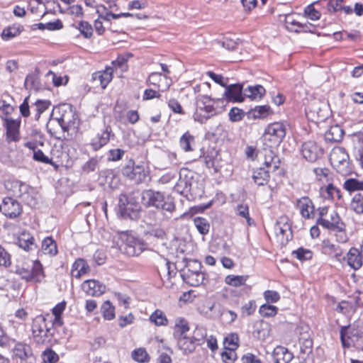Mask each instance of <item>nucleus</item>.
<instances>
[{
    "label": "nucleus",
    "instance_id": "nucleus-58",
    "mask_svg": "<svg viewBox=\"0 0 363 363\" xmlns=\"http://www.w3.org/2000/svg\"><path fill=\"white\" fill-rule=\"evenodd\" d=\"M276 233L278 236L281 235L283 238L286 237V240H289V236H291V233L290 230V226L286 223L283 225H281L279 223H277L275 227Z\"/></svg>",
    "mask_w": 363,
    "mask_h": 363
},
{
    "label": "nucleus",
    "instance_id": "nucleus-41",
    "mask_svg": "<svg viewBox=\"0 0 363 363\" xmlns=\"http://www.w3.org/2000/svg\"><path fill=\"white\" fill-rule=\"evenodd\" d=\"M343 188L348 192L363 191V180L360 181L354 178L347 179L343 184Z\"/></svg>",
    "mask_w": 363,
    "mask_h": 363
},
{
    "label": "nucleus",
    "instance_id": "nucleus-11",
    "mask_svg": "<svg viewBox=\"0 0 363 363\" xmlns=\"http://www.w3.org/2000/svg\"><path fill=\"white\" fill-rule=\"evenodd\" d=\"M201 330L200 329H196L192 337L186 335L176 339L178 347L184 353L192 352L195 350L196 345H200L201 341L203 339V334H201V337L196 336V333Z\"/></svg>",
    "mask_w": 363,
    "mask_h": 363
},
{
    "label": "nucleus",
    "instance_id": "nucleus-40",
    "mask_svg": "<svg viewBox=\"0 0 363 363\" xmlns=\"http://www.w3.org/2000/svg\"><path fill=\"white\" fill-rule=\"evenodd\" d=\"M298 16L294 14H288L285 16V26L290 31L298 33L300 31V23L297 18Z\"/></svg>",
    "mask_w": 363,
    "mask_h": 363
},
{
    "label": "nucleus",
    "instance_id": "nucleus-49",
    "mask_svg": "<svg viewBox=\"0 0 363 363\" xmlns=\"http://www.w3.org/2000/svg\"><path fill=\"white\" fill-rule=\"evenodd\" d=\"M101 313L106 320H111L115 317V308L109 301H105L101 308Z\"/></svg>",
    "mask_w": 363,
    "mask_h": 363
},
{
    "label": "nucleus",
    "instance_id": "nucleus-38",
    "mask_svg": "<svg viewBox=\"0 0 363 363\" xmlns=\"http://www.w3.org/2000/svg\"><path fill=\"white\" fill-rule=\"evenodd\" d=\"M183 262L185 264L184 269L181 270V274L186 273L187 272H191L192 274L199 273V272H203L201 270V264L199 261L184 258Z\"/></svg>",
    "mask_w": 363,
    "mask_h": 363
},
{
    "label": "nucleus",
    "instance_id": "nucleus-54",
    "mask_svg": "<svg viewBox=\"0 0 363 363\" xmlns=\"http://www.w3.org/2000/svg\"><path fill=\"white\" fill-rule=\"evenodd\" d=\"M278 308L275 306L263 304L259 308V313L264 317H274L277 313Z\"/></svg>",
    "mask_w": 363,
    "mask_h": 363
},
{
    "label": "nucleus",
    "instance_id": "nucleus-62",
    "mask_svg": "<svg viewBox=\"0 0 363 363\" xmlns=\"http://www.w3.org/2000/svg\"><path fill=\"white\" fill-rule=\"evenodd\" d=\"M11 256L5 250V249L0 245V267H8L11 265Z\"/></svg>",
    "mask_w": 363,
    "mask_h": 363
},
{
    "label": "nucleus",
    "instance_id": "nucleus-1",
    "mask_svg": "<svg viewBox=\"0 0 363 363\" xmlns=\"http://www.w3.org/2000/svg\"><path fill=\"white\" fill-rule=\"evenodd\" d=\"M223 105L221 99H212L207 95H199L196 98V109L194 114L195 121L204 123L208 118L216 115L218 108Z\"/></svg>",
    "mask_w": 363,
    "mask_h": 363
},
{
    "label": "nucleus",
    "instance_id": "nucleus-30",
    "mask_svg": "<svg viewBox=\"0 0 363 363\" xmlns=\"http://www.w3.org/2000/svg\"><path fill=\"white\" fill-rule=\"evenodd\" d=\"M112 68H107L103 72H99L92 74V79L96 84H99L102 89H105L112 79Z\"/></svg>",
    "mask_w": 363,
    "mask_h": 363
},
{
    "label": "nucleus",
    "instance_id": "nucleus-2",
    "mask_svg": "<svg viewBox=\"0 0 363 363\" xmlns=\"http://www.w3.org/2000/svg\"><path fill=\"white\" fill-rule=\"evenodd\" d=\"M142 199L147 206H153L157 209H162L168 212H172L175 209V204L170 197L165 198L159 192L151 189L143 192Z\"/></svg>",
    "mask_w": 363,
    "mask_h": 363
},
{
    "label": "nucleus",
    "instance_id": "nucleus-21",
    "mask_svg": "<svg viewBox=\"0 0 363 363\" xmlns=\"http://www.w3.org/2000/svg\"><path fill=\"white\" fill-rule=\"evenodd\" d=\"M113 6H116V5H111V4H108V6L105 5L98 6L96 12L99 14V18L105 21L106 23H108L111 18L117 19L121 17L132 16V14L130 13H121L118 14L113 13L112 12Z\"/></svg>",
    "mask_w": 363,
    "mask_h": 363
},
{
    "label": "nucleus",
    "instance_id": "nucleus-15",
    "mask_svg": "<svg viewBox=\"0 0 363 363\" xmlns=\"http://www.w3.org/2000/svg\"><path fill=\"white\" fill-rule=\"evenodd\" d=\"M317 224L328 230H335L345 226L340 216L335 211L330 212L326 218H318L317 219Z\"/></svg>",
    "mask_w": 363,
    "mask_h": 363
},
{
    "label": "nucleus",
    "instance_id": "nucleus-13",
    "mask_svg": "<svg viewBox=\"0 0 363 363\" xmlns=\"http://www.w3.org/2000/svg\"><path fill=\"white\" fill-rule=\"evenodd\" d=\"M2 212L9 218H15L22 213L21 204L11 197H6L2 201Z\"/></svg>",
    "mask_w": 363,
    "mask_h": 363
},
{
    "label": "nucleus",
    "instance_id": "nucleus-6",
    "mask_svg": "<svg viewBox=\"0 0 363 363\" xmlns=\"http://www.w3.org/2000/svg\"><path fill=\"white\" fill-rule=\"evenodd\" d=\"M123 243L120 245V250L128 256H138L146 248V244L130 235H123L121 237Z\"/></svg>",
    "mask_w": 363,
    "mask_h": 363
},
{
    "label": "nucleus",
    "instance_id": "nucleus-14",
    "mask_svg": "<svg viewBox=\"0 0 363 363\" xmlns=\"http://www.w3.org/2000/svg\"><path fill=\"white\" fill-rule=\"evenodd\" d=\"M123 174L127 178L135 181L137 183L144 182L147 177V172L143 165L129 166L123 167Z\"/></svg>",
    "mask_w": 363,
    "mask_h": 363
},
{
    "label": "nucleus",
    "instance_id": "nucleus-60",
    "mask_svg": "<svg viewBox=\"0 0 363 363\" xmlns=\"http://www.w3.org/2000/svg\"><path fill=\"white\" fill-rule=\"evenodd\" d=\"M125 152V150L120 148L111 149L108 151V160L112 162L119 161L123 158Z\"/></svg>",
    "mask_w": 363,
    "mask_h": 363
},
{
    "label": "nucleus",
    "instance_id": "nucleus-48",
    "mask_svg": "<svg viewBox=\"0 0 363 363\" xmlns=\"http://www.w3.org/2000/svg\"><path fill=\"white\" fill-rule=\"evenodd\" d=\"M13 350L17 357L21 359H24L28 356L30 348L25 343L17 342L14 346Z\"/></svg>",
    "mask_w": 363,
    "mask_h": 363
},
{
    "label": "nucleus",
    "instance_id": "nucleus-7",
    "mask_svg": "<svg viewBox=\"0 0 363 363\" xmlns=\"http://www.w3.org/2000/svg\"><path fill=\"white\" fill-rule=\"evenodd\" d=\"M16 273L26 281L39 282L44 277L43 266L37 260L32 262L31 266L17 267Z\"/></svg>",
    "mask_w": 363,
    "mask_h": 363
},
{
    "label": "nucleus",
    "instance_id": "nucleus-22",
    "mask_svg": "<svg viewBox=\"0 0 363 363\" xmlns=\"http://www.w3.org/2000/svg\"><path fill=\"white\" fill-rule=\"evenodd\" d=\"M60 126L64 131L68 130L69 128H77L78 125V116L75 112L71 108L65 111L59 120Z\"/></svg>",
    "mask_w": 363,
    "mask_h": 363
},
{
    "label": "nucleus",
    "instance_id": "nucleus-33",
    "mask_svg": "<svg viewBox=\"0 0 363 363\" xmlns=\"http://www.w3.org/2000/svg\"><path fill=\"white\" fill-rule=\"evenodd\" d=\"M164 79L165 82V86L162 91L167 90L171 86L172 81L170 79H169L166 75H162L161 73L159 72H152L151 73L147 79V83L149 84L154 85L155 86H157L159 89H160V84L159 82Z\"/></svg>",
    "mask_w": 363,
    "mask_h": 363
},
{
    "label": "nucleus",
    "instance_id": "nucleus-23",
    "mask_svg": "<svg viewBox=\"0 0 363 363\" xmlns=\"http://www.w3.org/2000/svg\"><path fill=\"white\" fill-rule=\"evenodd\" d=\"M322 248L324 253L333 256L340 262L345 259V257L343 256V250L339 245L332 243L329 240L323 241Z\"/></svg>",
    "mask_w": 363,
    "mask_h": 363
},
{
    "label": "nucleus",
    "instance_id": "nucleus-51",
    "mask_svg": "<svg viewBox=\"0 0 363 363\" xmlns=\"http://www.w3.org/2000/svg\"><path fill=\"white\" fill-rule=\"evenodd\" d=\"M36 192L33 187H30V191H28L26 194L23 195L21 200L28 206L35 207L37 204Z\"/></svg>",
    "mask_w": 363,
    "mask_h": 363
},
{
    "label": "nucleus",
    "instance_id": "nucleus-26",
    "mask_svg": "<svg viewBox=\"0 0 363 363\" xmlns=\"http://www.w3.org/2000/svg\"><path fill=\"white\" fill-rule=\"evenodd\" d=\"M181 276L186 283L193 286L204 284L206 280V274L203 272H199L196 274L187 272L182 274Z\"/></svg>",
    "mask_w": 363,
    "mask_h": 363
},
{
    "label": "nucleus",
    "instance_id": "nucleus-35",
    "mask_svg": "<svg viewBox=\"0 0 363 363\" xmlns=\"http://www.w3.org/2000/svg\"><path fill=\"white\" fill-rule=\"evenodd\" d=\"M272 172L267 169L260 167L253 172L252 179L257 185L262 186L267 183L269 178V173Z\"/></svg>",
    "mask_w": 363,
    "mask_h": 363
},
{
    "label": "nucleus",
    "instance_id": "nucleus-10",
    "mask_svg": "<svg viewBox=\"0 0 363 363\" xmlns=\"http://www.w3.org/2000/svg\"><path fill=\"white\" fill-rule=\"evenodd\" d=\"M4 126L6 128V140L7 143H10L20 140L21 118H5Z\"/></svg>",
    "mask_w": 363,
    "mask_h": 363
},
{
    "label": "nucleus",
    "instance_id": "nucleus-44",
    "mask_svg": "<svg viewBox=\"0 0 363 363\" xmlns=\"http://www.w3.org/2000/svg\"><path fill=\"white\" fill-rule=\"evenodd\" d=\"M224 347L225 350H236L239 347V337L236 333H230L228 335L223 341Z\"/></svg>",
    "mask_w": 363,
    "mask_h": 363
},
{
    "label": "nucleus",
    "instance_id": "nucleus-34",
    "mask_svg": "<svg viewBox=\"0 0 363 363\" xmlns=\"http://www.w3.org/2000/svg\"><path fill=\"white\" fill-rule=\"evenodd\" d=\"M89 270V267L84 259H79L72 265V274L77 279H79L86 274Z\"/></svg>",
    "mask_w": 363,
    "mask_h": 363
},
{
    "label": "nucleus",
    "instance_id": "nucleus-32",
    "mask_svg": "<svg viewBox=\"0 0 363 363\" xmlns=\"http://www.w3.org/2000/svg\"><path fill=\"white\" fill-rule=\"evenodd\" d=\"M189 331V323L187 320L183 318H179L175 320L173 335L174 339L188 335Z\"/></svg>",
    "mask_w": 363,
    "mask_h": 363
},
{
    "label": "nucleus",
    "instance_id": "nucleus-20",
    "mask_svg": "<svg viewBox=\"0 0 363 363\" xmlns=\"http://www.w3.org/2000/svg\"><path fill=\"white\" fill-rule=\"evenodd\" d=\"M111 135L113 136L111 128L109 126L106 127L104 130L98 133L97 135L92 138L90 143L92 149L94 151L101 149L108 143Z\"/></svg>",
    "mask_w": 363,
    "mask_h": 363
},
{
    "label": "nucleus",
    "instance_id": "nucleus-42",
    "mask_svg": "<svg viewBox=\"0 0 363 363\" xmlns=\"http://www.w3.org/2000/svg\"><path fill=\"white\" fill-rule=\"evenodd\" d=\"M248 279V276L245 275H228L225 279V282L228 285L238 287L245 284Z\"/></svg>",
    "mask_w": 363,
    "mask_h": 363
},
{
    "label": "nucleus",
    "instance_id": "nucleus-47",
    "mask_svg": "<svg viewBox=\"0 0 363 363\" xmlns=\"http://www.w3.org/2000/svg\"><path fill=\"white\" fill-rule=\"evenodd\" d=\"M194 223L198 231L202 235H206L209 232L210 224L208 221L202 217H196Z\"/></svg>",
    "mask_w": 363,
    "mask_h": 363
},
{
    "label": "nucleus",
    "instance_id": "nucleus-31",
    "mask_svg": "<svg viewBox=\"0 0 363 363\" xmlns=\"http://www.w3.org/2000/svg\"><path fill=\"white\" fill-rule=\"evenodd\" d=\"M344 130L342 128L338 125H335L325 133V139L328 142L338 143L342 140Z\"/></svg>",
    "mask_w": 363,
    "mask_h": 363
},
{
    "label": "nucleus",
    "instance_id": "nucleus-24",
    "mask_svg": "<svg viewBox=\"0 0 363 363\" xmlns=\"http://www.w3.org/2000/svg\"><path fill=\"white\" fill-rule=\"evenodd\" d=\"M272 357L274 363H289L294 357L286 347L280 345L274 349Z\"/></svg>",
    "mask_w": 363,
    "mask_h": 363
},
{
    "label": "nucleus",
    "instance_id": "nucleus-39",
    "mask_svg": "<svg viewBox=\"0 0 363 363\" xmlns=\"http://www.w3.org/2000/svg\"><path fill=\"white\" fill-rule=\"evenodd\" d=\"M18 243L20 247L26 251H29L35 246L34 238L29 233H23L18 238Z\"/></svg>",
    "mask_w": 363,
    "mask_h": 363
},
{
    "label": "nucleus",
    "instance_id": "nucleus-63",
    "mask_svg": "<svg viewBox=\"0 0 363 363\" xmlns=\"http://www.w3.org/2000/svg\"><path fill=\"white\" fill-rule=\"evenodd\" d=\"M78 29L85 38H89L92 35V27L86 21H81L79 24Z\"/></svg>",
    "mask_w": 363,
    "mask_h": 363
},
{
    "label": "nucleus",
    "instance_id": "nucleus-3",
    "mask_svg": "<svg viewBox=\"0 0 363 363\" xmlns=\"http://www.w3.org/2000/svg\"><path fill=\"white\" fill-rule=\"evenodd\" d=\"M118 208L121 216L125 218L135 220L139 217L141 206L133 194H121L118 200Z\"/></svg>",
    "mask_w": 363,
    "mask_h": 363
},
{
    "label": "nucleus",
    "instance_id": "nucleus-4",
    "mask_svg": "<svg viewBox=\"0 0 363 363\" xmlns=\"http://www.w3.org/2000/svg\"><path fill=\"white\" fill-rule=\"evenodd\" d=\"M286 135V125L281 122L268 125L265 129L263 140L264 146L277 147Z\"/></svg>",
    "mask_w": 363,
    "mask_h": 363
},
{
    "label": "nucleus",
    "instance_id": "nucleus-37",
    "mask_svg": "<svg viewBox=\"0 0 363 363\" xmlns=\"http://www.w3.org/2000/svg\"><path fill=\"white\" fill-rule=\"evenodd\" d=\"M41 250L45 255L52 257L56 255L57 247L55 240L50 237L45 238L42 242Z\"/></svg>",
    "mask_w": 363,
    "mask_h": 363
},
{
    "label": "nucleus",
    "instance_id": "nucleus-46",
    "mask_svg": "<svg viewBox=\"0 0 363 363\" xmlns=\"http://www.w3.org/2000/svg\"><path fill=\"white\" fill-rule=\"evenodd\" d=\"M350 208L357 214L363 213V196L361 194H356L350 203Z\"/></svg>",
    "mask_w": 363,
    "mask_h": 363
},
{
    "label": "nucleus",
    "instance_id": "nucleus-9",
    "mask_svg": "<svg viewBox=\"0 0 363 363\" xmlns=\"http://www.w3.org/2000/svg\"><path fill=\"white\" fill-rule=\"evenodd\" d=\"M275 147H270L264 146L263 148L259 151L260 157H262L263 164L265 168L274 172L279 168L280 160L278 156L275 155L274 149Z\"/></svg>",
    "mask_w": 363,
    "mask_h": 363
},
{
    "label": "nucleus",
    "instance_id": "nucleus-16",
    "mask_svg": "<svg viewBox=\"0 0 363 363\" xmlns=\"http://www.w3.org/2000/svg\"><path fill=\"white\" fill-rule=\"evenodd\" d=\"M193 176L191 171L187 169H182L179 172V178L174 186V189L180 194L187 193L191 189Z\"/></svg>",
    "mask_w": 363,
    "mask_h": 363
},
{
    "label": "nucleus",
    "instance_id": "nucleus-27",
    "mask_svg": "<svg viewBox=\"0 0 363 363\" xmlns=\"http://www.w3.org/2000/svg\"><path fill=\"white\" fill-rule=\"evenodd\" d=\"M352 141L355 157L363 167V132H358L353 134Z\"/></svg>",
    "mask_w": 363,
    "mask_h": 363
},
{
    "label": "nucleus",
    "instance_id": "nucleus-50",
    "mask_svg": "<svg viewBox=\"0 0 363 363\" xmlns=\"http://www.w3.org/2000/svg\"><path fill=\"white\" fill-rule=\"evenodd\" d=\"M50 105V103L46 100H37L33 104V105L32 106V108L36 112V114H35L36 119H38L40 118V115L48 108Z\"/></svg>",
    "mask_w": 363,
    "mask_h": 363
},
{
    "label": "nucleus",
    "instance_id": "nucleus-56",
    "mask_svg": "<svg viewBox=\"0 0 363 363\" xmlns=\"http://www.w3.org/2000/svg\"><path fill=\"white\" fill-rule=\"evenodd\" d=\"M21 33L19 28L15 26H10L4 29L1 37L4 40H8L13 37H16Z\"/></svg>",
    "mask_w": 363,
    "mask_h": 363
},
{
    "label": "nucleus",
    "instance_id": "nucleus-5",
    "mask_svg": "<svg viewBox=\"0 0 363 363\" xmlns=\"http://www.w3.org/2000/svg\"><path fill=\"white\" fill-rule=\"evenodd\" d=\"M330 161L336 171L346 175L350 172L349 167V155L342 147H335L330 154Z\"/></svg>",
    "mask_w": 363,
    "mask_h": 363
},
{
    "label": "nucleus",
    "instance_id": "nucleus-64",
    "mask_svg": "<svg viewBox=\"0 0 363 363\" xmlns=\"http://www.w3.org/2000/svg\"><path fill=\"white\" fill-rule=\"evenodd\" d=\"M221 357L225 363H233L237 358L235 350H225L221 354Z\"/></svg>",
    "mask_w": 363,
    "mask_h": 363
},
{
    "label": "nucleus",
    "instance_id": "nucleus-8",
    "mask_svg": "<svg viewBox=\"0 0 363 363\" xmlns=\"http://www.w3.org/2000/svg\"><path fill=\"white\" fill-rule=\"evenodd\" d=\"M49 332L50 328L47 325L45 318L43 315L36 316L32 325V333L35 341L38 344H43Z\"/></svg>",
    "mask_w": 363,
    "mask_h": 363
},
{
    "label": "nucleus",
    "instance_id": "nucleus-17",
    "mask_svg": "<svg viewBox=\"0 0 363 363\" xmlns=\"http://www.w3.org/2000/svg\"><path fill=\"white\" fill-rule=\"evenodd\" d=\"M296 206L299 209L301 216L305 219H311L315 216V207L311 199L308 196H303L296 201Z\"/></svg>",
    "mask_w": 363,
    "mask_h": 363
},
{
    "label": "nucleus",
    "instance_id": "nucleus-28",
    "mask_svg": "<svg viewBox=\"0 0 363 363\" xmlns=\"http://www.w3.org/2000/svg\"><path fill=\"white\" fill-rule=\"evenodd\" d=\"M345 260H347V264L354 270L359 269L362 266L361 253L355 247L350 249Z\"/></svg>",
    "mask_w": 363,
    "mask_h": 363
},
{
    "label": "nucleus",
    "instance_id": "nucleus-45",
    "mask_svg": "<svg viewBox=\"0 0 363 363\" xmlns=\"http://www.w3.org/2000/svg\"><path fill=\"white\" fill-rule=\"evenodd\" d=\"M150 320L157 326H165L168 324V320L163 311L156 310L150 316Z\"/></svg>",
    "mask_w": 363,
    "mask_h": 363
},
{
    "label": "nucleus",
    "instance_id": "nucleus-59",
    "mask_svg": "<svg viewBox=\"0 0 363 363\" xmlns=\"http://www.w3.org/2000/svg\"><path fill=\"white\" fill-rule=\"evenodd\" d=\"M230 120L233 122L240 121L245 116V112L237 107L232 108L228 113Z\"/></svg>",
    "mask_w": 363,
    "mask_h": 363
},
{
    "label": "nucleus",
    "instance_id": "nucleus-43",
    "mask_svg": "<svg viewBox=\"0 0 363 363\" xmlns=\"http://www.w3.org/2000/svg\"><path fill=\"white\" fill-rule=\"evenodd\" d=\"M195 139L189 132L185 133L179 140V145L185 152L193 151L191 145L194 144Z\"/></svg>",
    "mask_w": 363,
    "mask_h": 363
},
{
    "label": "nucleus",
    "instance_id": "nucleus-29",
    "mask_svg": "<svg viewBox=\"0 0 363 363\" xmlns=\"http://www.w3.org/2000/svg\"><path fill=\"white\" fill-rule=\"evenodd\" d=\"M325 108L326 106L324 103L313 100L308 106L307 113L311 114L313 117L316 116L318 119H324L327 117L324 113Z\"/></svg>",
    "mask_w": 363,
    "mask_h": 363
},
{
    "label": "nucleus",
    "instance_id": "nucleus-19",
    "mask_svg": "<svg viewBox=\"0 0 363 363\" xmlns=\"http://www.w3.org/2000/svg\"><path fill=\"white\" fill-rule=\"evenodd\" d=\"M82 290L89 296H99L106 291V286L94 279L84 281L82 284Z\"/></svg>",
    "mask_w": 363,
    "mask_h": 363
},
{
    "label": "nucleus",
    "instance_id": "nucleus-53",
    "mask_svg": "<svg viewBox=\"0 0 363 363\" xmlns=\"http://www.w3.org/2000/svg\"><path fill=\"white\" fill-rule=\"evenodd\" d=\"M132 357L135 361L140 363L146 362L149 359L148 354L143 348L134 350L132 352Z\"/></svg>",
    "mask_w": 363,
    "mask_h": 363
},
{
    "label": "nucleus",
    "instance_id": "nucleus-12",
    "mask_svg": "<svg viewBox=\"0 0 363 363\" xmlns=\"http://www.w3.org/2000/svg\"><path fill=\"white\" fill-rule=\"evenodd\" d=\"M301 153L306 160L313 162L322 155L323 150L315 142L310 140L303 144Z\"/></svg>",
    "mask_w": 363,
    "mask_h": 363
},
{
    "label": "nucleus",
    "instance_id": "nucleus-61",
    "mask_svg": "<svg viewBox=\"0 0 363 363\" xmlns=\"http://www.w3.org/2000/svg\"><path fill=\"white\" fill-rule=\"evenodd\" d=\"M304 14L311 21H316L320 18V13L310 4L304 9Z\"/></svg>",
    "mask_w": 363,
    "mask_h": 363
},
{
    "label": "nucleus",
    "instance_id": "nucleus-25",
    "mask_svg": "<svg viewBox=\"0 0 363 363\" xmlns=\"http://www.w3.org/2000/svg\"><path fill=\"white\" fill-rule=\"evenodd\" d=\"M5 186L8 190L12 191L13 195L18 196L21 199L23 195L28 192V191H30L31 187L18 180L7 181L5 184Z\"/></svg>",
    "mask_w": 363,
    "mask_h": 363
},
{
    "label": "nucleus",
    "instance_id": "nucleus-18",
    "mask_svg": "<svg viewBox=\"0 0 363 363\" xmlns=\"http://www.w3.org/2000/svg\"><path fill=\"white\" fill-rule=\"evenodd\" d=\"M224 96L228 101L242 102L245 99L242 84H235L225 87Z\"/></svg>",
    "mask_w": 363,
    "mask_h": 363
},
{
    "label": "nucleus",
    "instance_id": "nucleus-36",
    "mask_svg": "<svg viewBox=\"0 0 363 363\" xmlns=\"http://www.w3.org/2000/svg\"><path fill=\"white\" fill-rule=\"evenodd\" d=\"M265 92V89L261 85L248 86L244 89L245 96L251 99H261Z\"/></svg>",
    "mask_w": 363,
    "mask_h": 363
},
{
    "label": "nucleus",
    "instance_id": "nucleus-52",
    "mask_svg": "<svg viewBox=\"0 0 363 363\" xmlns=\"http://www.w3.org/2000/svg\"><path fill=\"white\" fill-rule=\"evenodd\" d=\"M292 255L301 261L309 260L313 257V252L310 250L303 247H299L298 250L293 251Z\"/></svg>",
    "mask_w": 363,
    "mask_h": 363
},
{
    "label": "nucleus",
    "instance_id": "nucleus-55",
    "mask_svg": "<svg viewBox=\"0 0 363 363\" xmlns=\"http://www.w3.org/2000/svg\"><path fill=\"white\" fill-rule=\"evenodd\" d=\"M42 357L43 362L45 363H56L59 360L58 354L52 349L45 350L42 354Z\"/></svg>",
    "mask_w": 363,
    "mask_h": 363
},
{
    "label": "nucleus",
    "instance_id": "nucleus-57",
    "mask_svg": "<svg viewBox=\"0 0 363 363\" xmlns=\"http://www.w3.org/2000/svg\"><path fill=\"white\" fill-rule=\"evenodd\" d=\"M269 109L268 106H258L252 109L251 113L254 118H264L268 115Z\"/></svg>",
    "mask_w": 363,
    "mask_h": 363
}]
</instances>
